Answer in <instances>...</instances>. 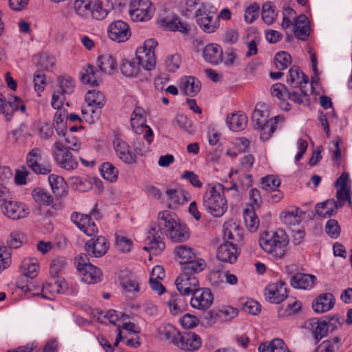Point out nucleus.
<instances>
[{
	"label": "nucleus",
	"mask_w": 352,
	"mask_h": 352,
	"mask_svg": "<svg viewBox=\"0 0 352 352\" xmlns=\"http://www.w3.org/2000/svg\"><path fill=\"white\" fill-rule=\"evenodd\" d=\"M165 234L172 242L183 243L190 236V231L186 223L169 210L158 213L157 225L151 227L147 232L144 249L155 254H160L165 248L162 235Z\"/></svg>",
	"instance_id": "1"
},
{
	"label": "nucleus",
	"mask_w": 352,
	"mask_h": 352,
	"mask_svg": "<svg viewBox=\"0 0 352 352\" xmlns=\"http://www.w3.org/2000/svg\"><path fill=\"white\" fill-rule=\"evenodd\" d=\"M230 190H233L234 195H237L236 184H232L229 188H225L220 184L208 185L203 196V206L206 210L214 217L223 216L228 208L225 192Z\"/></svg>",
	"instance_id": "2"
},
{
	"label": "nucleus",
	"mask_w": 352,
	"mask_h": 352,
	"mask_svg": "<svg viewBox=\"0 0 352 352\" xmlns=\"http://www.w3.org/2000/svg\"><path fill=\"white\" fill-rule=\"evenodd\" d=\"M258 243L266 253L274 258H281L287 252L289 237L282 229L274 232H263L260 235Z\"/></svg>",
	"instance_id": "3"
},
{
	"label": "nucleus",
	"mask_w": 352,
	"mask_h": 352,
	"mask_svg": "<svg viewBox=\"0 0 352 352\" xmlns=\"http://www.w3.org/2000/svg\"><path fill=\"white\" fill-rule=\"evenodd\" d=\"M267 106L264 103L257 104L252 113V122L254 129L261 131L260 138L263 141L267 140L276 129L278 122L283 118L275 116L269 118Z\"/></svg>",
	"instance_id": "4"
},
{
	"label": "nucleus",
	"mask_w": 352,
	"mask_h": 352,
	"mask_svg": "<svg viewBox=\"0 0 352 352\" xmlns=\"http://www.w3.org/2000/svg\"><path fill=\"white\" fill-rule=\"evenodd\" d=\"M196 264L182 268V274L175 280V285L177 290L182 296H189L192 294L199 287V284L195 274H197L204 270V263Z\"/></svg>",
	"instance_id": "5"
},
{
	"label": "nucleus",
	"mask_w": 352,
	"mask_h": 352,
	"mask_svg": "<svg viewBox=\"0 0 352 352\" xmlns=\"http://www.w3.org/2000/svg\"><path fill=\"white\" fill-rule=\"evenodd\" d=\"M197 25L206 33H213L219 27L217 9L209 3H201L195 12Z\"/></svg>",
	"instance_id": "6"
},
{
	"label": "nucleus",
	"mask_w": 352,
	"mask_h": 352,
	"mask_svg": "<svg viewBox=\"0 0 352 352\" xmlns=\"http://www.w3.org/2000/svg\"><path fill=\"white\" fill-rule=\"evenodd\" d=\"M94 318L101 323H107V322L117 326V338L114 343V346H118L119 342L126 338L123 336L122 331L120 330V326L123 321L129 320V316L123 314L121 312H117L115 310H109L107 312L97 310L93 313Z\"/></svg>",
	"instance_id": "7"
},
{
	"label": "nucleus",
	"mask_w": 352,
	"mask_h": 352,
	"mask_svg": "<svg viewBox=\"0 0 352 352\" xmlns=\"http://www.w3.org/2000/svg\"><path fill=\"white\" fill-rule=\"evenodd\" d=\"M157 45L155 39L150 38L145 41L143 45L136 50V60L146 70H152L155 66V48Z\"/></svg>",
	"instance_id": "8"
},
{
	"label": "nucleus",
	"mask_w": 352,
	"mask_h": 352,
	"mask_svg": "<svg viewBox=\"0 0 352 352\" xmlns=\"http://www.w3.org/2000/svg\"><path fill=\"white\" fill-rule=\"evenodd\" d=\"M131 125L135 133H144V139L148 145L153 142V132L151 128L146 124L145 111L142 108H135L131 117Z\"/></svg>",
	"instance_id": "9"
},
{
	"label": "nucleus",
	"mask_w": 352,
	"mask_h": 352,
	"mask_svg": "<svg viewBox=\"0 0 352 352\" xmlns=\"http://www.w3.org/2000/svg\"><path fill=\"white\" fill-rule=\"evenodd\" d=\"M52 152L55 161L60 167L68 170L78 167V162L62 142H55L52 147Z\"/></svg>",
	"instance_id": "10"
},
{
	"label": "nucleus",
	"mask_w": 352,
	"mask_h": 352,
	"mask_svg": "<svg viewBox=\"0 0 352 352\" xmlns=\"http://www.w3.org/2000/svg\"><path fill=\"white\" fill-rule=\"evenodd\" d=\"M129 12L133 21H148L154 13V8L150 0H133Z\"/></svg>",
	"instance_id": "11"
},
{
	"label": "nucleus",
	"mask_w": 352,
	"mask_h": 352,
	"mask_svg": "<svg viewBox=\"0 0 352 352\" xmlns=\"http://www.w3.org/2000/svg\"><path fill=\"white\" fill-rule=\"evenodd\" d=\"M43 160V151L40 148H32L27 154L26 162L28 166L35 173L47 175L51 170V166L42 162Z\"/></svg>",
	"instance_id": "12"
},
{
	"label": "nucleus",
	"mask_w": 352,
	"mask_h": 352,
	"mask_svg": "<svg viewBox=\"0 0 352 352\" xmlns=\"http://www.w3.org/2000/svg\"><path fill=\"white\" fill-rule=\"evenodd\" d=\"M174 253L179 260L182 265L181 269L190 265V264L195 265L196 264L201 263L199 261L203 262L204 269L206 266L205 261L198 258L196 251L188 245H180L176 246L174 249Z\"/></svg>",
	"instance_id": "13"
},
{
	"label": "nucleus",
	"mask_w": 352,
	"mask_h": 352,
	"mask_svg": "<svg viewBox=\"0 0 352 352\" xmlns=\"http://www.w3.org/2000/svg\"><path fill=\"white\" fill-rule=\"evenodd\" d=\"M1 210L6 217L12 220L25 218L30 212L24 203L10 200L1 204Z\"/></svg>",
	"instance_id": "14"
},
{
	"label": "nucleus",
	"mask_w": 352,
	"mask_h": 352,
	"mask_svg": "<svg viewBox=\"0 0 352 352\" xmlns=\"http://www.w3.org/2000/svg\"><path fill=\"white\" fill-rule=\"evenodd\" d=\"M107 34L111 40L117 43H123L130 38L131 32L128 23L118 20L109 24Z\"/></svg>",
	"instance_id": "15"
},
{
	"label": "nucleus",
	"mask_w": 352,
	"mask_h": 352,
	"mask_svg": "<svg viewBox=\"0 0 352 352\" xmlns=\"http://www.w3.org/2000/svg\"><path fill=\"white\" fill-rule=\"evenodd\" d=\"M264 295L270 302L279 304L288 297L286 284L282 281L270 283L265 287Z\"/></svg>",
	"instance_id": "16"
},
{
	"label": "nucleus",
	"mask_w": 352,
	"mask_h": 352,
	"mask_svg": "<svg viewBox=\"0 0 352 352\" xmlns=\"http://www.w3.org/2000/svg\"><path fill=\"white\" fill-rule=\"evenodd\" d=\"M192 295L190 305L194 309L204 311L213 303L214 296L210 289L199 287Z\"/></svg>",
	"instance_id": "17"
},
{
	"label": "nucleus",
	"mask_w": 352,
	"mask_h": 352,
	"mask_svg": "<svg viewBox=\"0 0 352 352\" xmlns=\"http://www.w3.org/2000/svg\"><path fill=\"white\" fill-rule=\"evenodd\" d=\"M113 148L117 157L126 164H133L137 162V157L131 151L130 146L122 139L116 138L113 142Z\"/></svg>",
	"instance_id": "18"
},
{
	"label": "nucleus",
	"mask_w": 352,
	"mask_h": 352,
	"mask_svg": "<svg viewBox=\"0 0 352 352\" xmlns=\"http://www.w3.org/2000/svg\"><path fill=\"white\" fill-rule=\"evenodd\" d=\"M109 247L107 239L102 236L91 239L85 245L87 253L96 258L104 256L107 252Z\"/></svg>",
	"instance_id": "19"
},
{
	"label": "nucleus",
	"mask_w": 352,
	"mask_h": 352,
	"mask_svg": "<svg viewBox=\"0 0 352 352\" xmlns=\"http://www.w3.org/2000/svg\"><path fill=\"white\" fill-rule=\"evenodd\" d=\"M307 328L311 332L314 339L317 341L327 336L329 328L332 326L331 322L323 320L311 318L306 323Z\"/></svg>",
	"instance_id": "20"
},
{
	"label": "nucleus",
	"mask_w": 352,
	"mask_h": 352,
	"mask_svg": "<svg viewBox=\"0 0 352 352\" xmlns=\"http://www.w3.org/2000/svg\"><path fill=\"white\" fill-rule=\"evenodd\" d=\"M238 255L236 246L230 242L221 244L217 252V257L219 261L230 263L236 262Z\"/></svg>",
	"instance_id": "21"
},
{
	"label": "nucleus",
	"mask_w": 352,
	"mask_h": 352,
	"mask_svg": "<svg viewBox=\"0 0 352 352\" xmlns=\"http://www.w3.org/2000/svg\"><path fill=\"white\" fill-rule=\"evenodd\" d=\"M179 347L186 351H195L201 346V339L194 332L185 333L178 337Z\"/></svg>",
	"instance_id": "22"
},
{
	"label": "nucleus",
	"mask_w": 352,
	"mask_h": 352,
	"mask_svg": "<svg viewBox=\"0 0 352 352\" xmlns=\"http://www.w3.org/2000/svg\"><path fill=\"white\" fill-rule=\"evenodd\" d=\"M335 298L333 294L324 293L320 294L312 302V308L316 313L322 314L331 309L334 306Z\"/></svg>",
	"instance_id": "23"
},
{
	"label": "nucleus",
	"mask_w": 352,
	"mask_h": 352,
	"mask_svg": "<svg viewBox=\"0 0 352 352\" xmlns=\"http://www.w3.org/2000/svg\"><path fill=\"white\" fill-rule=\"evenodd\" d=\"M293 31L297 38L306 41L310 34V26L306 15L300 14L293 22Z\"/></svg>",
	"instance_id": "24"
},
{
	"label": "nucleus",
	"mask_w": 352,
	"mask_h": 352,
	"mask_svg": "<svg viewBox=\"0 0 352 352\" xmlns=\"http://www.w3.org/2000/svg\"><path fill=\"white\" fill-rule=\"evenodd\" d=\"M179 89L186 96L193 97L196 96L201 89V82L195 77L185 76L181 78Z\"/></svg>",
	"instance_id": "25"
},
{
	"label": "nucleus",
	"mask_w": 352,
	"mask_h": 352,
	"mask_svg": "<svg viewBox=\"0 0 352 352\" xmlns=\"http://www.w3.org/2000/svg\"><path fill=\"white\" fill-rule=\"evenodd\" d=\"M305 212L299 208L292 207L280 214L281 221L289 226L298 225L302 220Z\"/></svg>",
	"instance_id": "26"
},
{
	"label": "nucleus",
	"mask_w": 352,
	"mask_h": 352,
	"mask_svg": "<svg viewBox=\"0 0 352 352\" xmlns=\"http://www.w3.org/2000/svg\"><path fill=\"white\" fill-rule=\"evenodd\" d=\"M65 288V282L59 280L47 283L42 287H38V289L41 292L42 297L47 299H52L55 294L63 292Z\"/></svg>",
	"instance_id": "27"
},
{
	"label": "nucleus",
	"mask_w": 352,
	"mask_h": 352,
	"mask_svg": "<svg viewBox=\"0 0 352 352\" xmlns=\"http://www.w3.org/2000/svg\"><path fill=\"white\" fill-rule=\"evenodd\" d=\"M316 277L307 274H296L290 280L291 285L296 289H310L315 282Z\"/></svg>",
	"instance_id": "28"
},
{
	"label": "nucleus",
	"mask_w": 352,
	"mask_h": 352,
	"mask_svg": "<svg viewBox=\"0 0 352 352\" xmlns=\"http://www.w3.org/2000/svg\"><path fill=\"white\" fill-rule=\"evenodd\" d=\"M222 54L221 46L215 43L207 45L203 52L205 60L215 65L222 61Z\"/></svg>",
	"instance_id": "29"
},
{
	"label": "nucleus",
	"mask_w": 352,
	"mask_h": 352,
	"mask_svg": "<svg viewBox=\"0 0 352 352\" xmlns=\"http://www.w3.org/2000/svg\"><path fill=\"white\" fill-rule=\"evenodd\" d=\"M287 81L294 87H299L302 91L303 85L307 84L309 78L303 72H300L298 67L293 66L289 70Z\"/></svg>",
	"instance_id": "30"
},
{
	"label": "nucleus",
	"mask_w": 352,
	"mask_h": 352,
	"mask_svg": "<svg viewBox=\"0 0 352 352\" xmlns=\"http://www.w3.org/2000/svg\"><path fill=\"white\" fill-rule=\"evenodd\" d=\"M162 25L172 31H179L183 33H188L190 30V25L181 21L175 16H166L161 21Z\"/></svg>",
	"instance_id": "31"
},
{
	"label": "nucleus",
	"mask_w": 352,
	"mask_h": 352,
	"mask_svg": "<svg viewBox=\"0 0 352 352\" xmlns=\"http://www.w3.org/2000/svg\"><path fill=\"white\" fill-rule=\"evenodd\" d=\"M107 0H92L90 18L96 20L104 19L109 13Z\"/></svg>",
	"instance_id": "32"
},
{
	"label": "nucleus",
	"mask_w": 352,
	"mask_h": 352,
	"mask_svg": "<svg viewBox=\"0 0 352 352\" xmlns=\"http://www.w3.org/2000/svg\"><path fill=\"white\" fill-rule=\"evenodd\" d=\"M226 123L230 130L241 131L246 127L248 118L244 113H232L228 115Z\"/></svg>",
	"instance_id": "33"
},
{
	"label": "nucleus",
	"mask_w": 352,
	"mask_h": 352,
	"mask_svg": "<svg viewBox=\"0 0 352 352\" xmlns=\"http://www.w3.org/2000/svg\"><path fill=\"white\" fill-rule=\"evenodd\" d=\"M341 204H338L334 199H328L316 205V212L322 217H329L333 215Z\"/></svg>",
	"instance_id": "34"
},
{
	"label": "nucleus",
	"mask_w": 352,
	"mask_h": 352,
	"mask_svg": "<svg viewBox=\"0 0 352 352\" xmlns=\"http://www.w3.org/2000/svg\"><path fill=\"white\" fill-rule=\"evenodd\" d=\"M20 268L24 276L32 279L38 275L39 263L35 258H26L22 261Z\"/></svg>",
	"instance_id": "35"
},
{
	"label": "nucleus",
	"mask_w": 352,
	"mask_h": 352,
	"mask_svg": "<svg viewBox=\"0 0 352 352\" xmlns=\"http://www.w3.org/2000/svg\"><path fill=\"white\" fill-rule=\"evenodd\" d=\"M80 273L81 274V280L87 284L98 283L102 276L101 270L92 264L87 265V268H84Z\"/></svg>",
	"instance_id": "36"
},
{
	"label": "nucleus",
	"mask_w": 352,
	"mask_h": 352,
	"mask_svg": "<svg viewBox=\"0 0 352 352\" xmlns=\"http://www.w3.org/2000/svg\"><path fill=\"white\" fill-rule=\"evenodd\" d=\"M6 120L10 121L14 111L20 110L22 113L25 111V105L19 97L11 96L8 101L5 104Z\"/></svg>",
	"instance_id": "37"
},
{
	"label": "nucleus",
	"mask_w": 352,
	"mask_h": 352,
	"mask_svg": "<svg viewBox=\"0 0 352 352\" xmlns=\"http://www.w3.org/2000/svg\"><path fill=\"white\" fill-rule=\"evenodd\" d=\"M85 98L88 106L95 108L100 109L106 102L104 94L96 89L89 90Z\"/></svg>",
	"instance_id": "38"
},
{
	"label": "nucleus",
	"mask_w": 352,
	"mask_h": 352,
	"mask_svg": "<svg viewBox=\"0 0 352 352\" xmlns=\"http://www.w3.org/2000/svg\"><path fill=\"white\" fill-rule=\"evenodd\" d=\"M48 180L52 190L56 196L60 197L66 195L67 184L62 177L52 174L49 176Z\"/></svg>",
	"instance_id": "39"
},
{
	"label": "nucleus",
	"mask_w": 352,
	"mask_h": 352,
	"mask_svg": "<svg viewBox=\"0 0 352 352\" xmlns=\"http://www.w3.org/2000/svg\"><path fill=\"white\" fill-rule=\"evenodd\" d=\"M166 194L170 201V205H183L190 200L189 193L183 190L168 189Z\"/></svg>",
	"instance_id": "40"
},
{
	"label": "nucleus",
	"mask_w": 352,
	"mask_h": 352,
	"mask_svg": "<svg viewBox=\"0 0 352 352\" xmlns=\"http://www.w3.org/2000/svg\"><path fill=\"white\" fill-rule=\"evenodd\" d=\"M159 333L161 338L164 340H171L175 344L179 345L178 337L180 333L171 324H164L159 328Z\"/></svg>",
	"instance_id": "41"
},
{
	"label": "nucleus",
	"mask_w": 352,
	"mask_h": 352,
	"mask_svg": "<svg viewBox=\"0 0 352 352\" xmlns=\"http://www.w3.org/2000/svg\"><path fill=\"white\" fill-rule=\"evenodd\" d=\"M342 344V339L340 337H334L323 341L319 344L315 352H335Z\"/></svg>",
	"instance_id": "42"
},
{
	"label": "nucleus",
	"mask_w": 352,
	"mask_h": 352,
	"mask_svg": "<svg viewBox=\"0 0 352 352\" xmlns=\"http://www.w3.org/2000/svg\"><path fill=\"white\" fill-rule=\"evenodd\" d=\"M58 89H56L57 91H60L65 96L72 94L74 91L76 85L72 77L69 76H60L58 78Z\"/></svg>",
	"instance_id": "43"
},
{
	"label": "nucleus",
	"mask_w": 352,
	"mask_h": 352,
	"mask_svg": "<svg viewBox=\"0 0 352 352\" xmlns=\"http://www.w3.org/2000/svg\"><path fill=\"white\" fill-rule=\"evenodd\" d=\"M98 63L100 70L106 74H111L116 68V61L110 54H104L98 57Z\"/></svg>",
	"instance_id": "44"
},
{
	"label": "nucleus",
	"mask_w": 352,
	"mask_h": 352,
	"mask_svg": "<svg viewBox=\"0 0 352 352\" xmlns=\"http://www.w3.org/2000/svg\"><path fill=\"white\" fill-rule=\"evenodd\" d=\"M120 70L126 77H136L140 72V65L135 60H123Z\"/></svg>",
	"instance_id": "45"
},
{
	"label": "nucleus",
	"mask_w": 352,
	"mask_h": 352,
	"mask_svg": "<svg viewBox=\"0 0 352 352\" xmlns=\"http://www.w3.org/2000/svg\"><path fill=\"white\" fill-rule=\"evenodd\" d=\"M69 182L75 190L80 192H87L92 188L91 182L85 177H71Z\"/></svg>",
	"instance_id": "46"
},
{
	"label": "nucleus",
	"mask_w": 352,
	"mask_h": 352,
	"mask_svg": "<svg viewBox=\"0 0 352 352\" xmlns=\"http://www.w3.org/2000/svg\"><path fill=\"white\" fill-rule=\"evenodd\" d=\"M91 3L92 0H76L74 5L76 13L82 18L89 19Z\"/></svg>",
	"instance_id": "47"
},
{
	"label": "nucleus",
	"mask_w": 352,
	"mask_h": 352,
	"mask_svg": "<svg viewBox=\"0 0 352 352\" xmlns=\"http://www.w3.org/2000/svg\"><path fill=\"white\" fill-rule=\"evenodd\" d=\"M244 221L247 228L252 232H255L259 226V220L253 210L245 209L243 211Z\"/></svg>",
	"instance_id": "48"
},
{
	"label": "nucleus",
	"mask_w": 352,
	"mask_h": 352,
	"mask_svg": "<svg viewBox=\"0 0 352 352\" xmlns=\"http://www.w3.org/2000/svg\"><path fill=\"white\" fill-rule=\"evenodd\" d=\"M102 177L111 182H115L118 178V169L111 163H103L100 168Z\"/></svg>",
	"instance_id": "49"
},
{
	"label": "nucleus",
	"mask_w": 352,
	"mask_h": 352,
	"mask_svg": "<svg viewBox=\"0 0 352 352\" xmlns=\"http://www.w3.org/2000/svg\"><path fill=\"white\" fill-rule=\"evenodd\" d=\"M35 201L40 204L50 205L53 202V197L42 188H36L32 192Z\"/></svg>",
	"instance_id": "50"
},
{
	"label": "nucleus",
	"mask_w": 352,
	"mask_h": 352,
	"mask_svg": "<svg viewBox=\"0 0 352 352\" xmlns=\"http://www.w3.org/2000/svg\"><path fill=\"white\" fill-rule=\"evenodd\" d=\"M80 79L85 84H89L92 86L98 85L96 69L93 66L87 65L84 72L81 74Z\"/></svg>",
	"instance_id": "51"
},
{
	"label": "nucleus",
	"mask_w": 352,
	"mask_h": 352,
	"mask_svg": "<svg viewBox=\"0 0 352 352\" xmlns=\"http://www.w3.org/2000/svg\"><path fill=\"white\" fill-rule=\"evenodd\" d=\"M292 63L291 56L286 52H279L274 57V64L277 69L284 70Z\"/></svg>",
	"instance_id": "52"
},
{
	"label": "nucleus",
	"mask_w": 352,
	"mask_h": 352,
	"mask_svg": "<svg viewBox=\"0 0 352 352\" xmlns=\"http://www.w3.org/2000/svg\"><path fill=\"white\" fill-rule=\"evenodd\" d=\"M261 188L265 191L270 192L278 188L280 185V179L275 175H270L262 178Z\"/></svg>",
	"instance_id": "53"
},
{
	"label": "nucleus",
	"mask_w": 352,
	"mask_h": 352,
	"mask_svg": "<svg viewBox=\"0 0 352 352\" xmlns=\"http://www.w3.org/2000/svg\"><path fill=\"white\" fill-rule=\"evenodd\" d=\"M66 258L63 256H57L54 258L50 265V274L52 276H57L59 274L63 272L67 266Z\"/></svg>",
	"instance_id": "54"
},
{
	"label": "nucleus",
	"mask_w": 352,
	"mask_h": 352,
	"mask_svg": "<svg viewBox=\"0 0 352 352\" xmlns=\"http://www.w3.org/2000/svg\"><path fill=\"white\" fill-rule=\"evenodd\" d=\"M302 307V303L295 299V298H290L288 300V304L287 306V308L285 309H280L278 311L279 316H291L298 311L301 309Z\"/></svg>",
	"instance_id": "55"
},
{
	"label": "nucleus",
	"mask_w": 352,
	"mask_h": 352,
	"mask_svg": "<svg viewBox=\"0 0 352 352\" xmlns=\"http://www.w3.org/2000/svg\"><path fill=\"white\" fill-rule=\"evenodd\" d=\"M261 15L263 21L268 25L272 24L277 16L274 6H272L270 3H265L263 5Z\"/></svg>",
	"instance_id": "56"
},
{
	"label": "nucleus",
	"mask_w": 352,
	"mask_h": 352,
	"mask_svg": "<svg viewBox=\"0 0 352 352\" xmlns=\"http://www.w3.org/2000/svg\"><path fill=\"white\" fill-rule=\"evenodd\" d=\"M295 15L296 12L292 8L284 6L283 8L282 27L285 29L290 27L293 24L292 21H294L296 18Z\"/></svg>",
	"instance_id": "57"
},
{
	"label": "nucleus",
	"mask_w": 352,
	"mask_h": 352,
	"mask_svg": "<svg viewBox=\"0 0 352 352\" xmlns=\"http://www.w3.org/2000/svg\"><path fill=\"white\" fill-rule=\"evenodd\" d=\"M24 236L19 231H14L10 233L7 243L11 248H18L21 247L23 243Z\"/></svg>",
	"instance_id": "58"
},
{
	"label": "nucleus",
	"mask_w": 352,
	"mask_h": 352,
	"mask_svg": "<svg viewBox=\"0 0 352 352\" xmlns=\"http://www.w3.org/2000/svg\"><path fill=\"white\" fill-rule=\"evenodd\" d=\"M12 263L11 253L7 248L0 247V274Z\"/></svg>",
	"instance_id": "59"
},
{
	"label": "nucleus",
	"mask_w": 352,
	"mask_h": 352,
	"mask_svg": "<svg viewBox=\"0 0 352 352\" xmlns=\"http://www.w3.org/2000/svg\"><path fill=\"white\" fill-rule=\"evenodd\" d=\"M259 15V6L254 3L248 6L244 13V20L248 24L253 23Z\"/></svg>",
	"instance_id": "60"
},
{
	"label": "nucleus",
	"mask_w": 352,
	"mask_h": 352,
	"mask_svg": "<svg viewBox=\"0 0 352 352\" xmlns=\"http://www.w3.org/2000/svg\"><path fill=\"white\" fill-rule=\"evenodd\" d=\"M123 292L125 294H137L140 291V284L135 279H128L122 283Z\"/></svg>",
	"instance_id": "61"
},
{
	"label": "nucleus",
	"mask_w": 352,
	"mask_h": 352,
	"mask_svg": "<svg viewBox=\"0 0 352 352\" xmlns=\"http://www.w3.org/2000/svg\"><path fill=\"white\" fill-rule=\"evenodd\" d=\"M116 245L119 251L126 253L131 250L132 241L124 236H116Z\"/></svg>",
	"instance_id": "62"
},
{
	"label": "nucleus",
	"mask_w": 352,
	"mask_h": 352,
	"mask_svg": "<svg viewBox=\"0 0 352 352\" xmlns=\"http://www.w3.org/2000/svg\"><path fill=\"white\" fill-rule=\"evenodd\" d=\"M327 234L331 238L336 239L340 234V228L338 222L335 219H329L325 226Z\"/></svg>",
	"instance_id": "63"
},
{
	"label": "nucleus",
	"mask_w": 352,
	"mask_h": 352,
	"mask_svg": "<svg viewBox=\"0 0 352 352\" xmlns=\"http://www.w3.org/2000/svg\"><path fill=\"white\" fill-rule=\"evenodd\" d=\"M181 62V57L179 54L168 56L165 60L166 69L171 72H175L179 67Z\"/></svg>",
	"instance_id": "64"
}]
</instances>
